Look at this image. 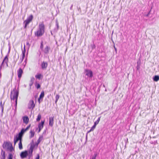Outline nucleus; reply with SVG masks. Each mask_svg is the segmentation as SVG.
Masks as SVG:
<instances>
[{"mask_svg": "<svg viewBox=\"0 0 159 159\" xmlns=\"http://www.w3.org/2000/svg\"><path fill=\"white\" fill-rule=\"evenodd\" d=\"M31 125L30 124L25 129H24V130L25 131V132L28 130L30 128V127Z\"/></svg>", "mask_w": 159, "mask_h": 159, "instance_id": "c9c22d12", "label": "nucleus"}, {"mask_svg": "<svg viewBox=\"0 0 159 159\" xmlns=\"http://www.w3.org/2000/svg\"><path fill=\"white\" fill-rule=\"evenodd\" d=\"M48 66L47 62L43 61L41 64V68L43 69H46Z\"/></svg>", "mask_w": 159, "mask_h": 159, "instance_id": "9b49d317", "label": "nucleus"}, {"mask_svg": "<svg viewBox=\"0 0 159 159\" xmlns=\"http://www.w3.org/2000/svg\"><path fill=\"white\" fill-rule=\"evenodd\" d=\"M28 151L25 150L22 152L20 153V156L21 158L23 159L26 158L28 156Z\"/></svg>", "mask_w": 159, "mask_h": 159, "instance_id": "39448f33", "label": "nucleus"}, {"mask_svg": "<svg viewBox=\"0 0 159 159\" xmlns=\"http://www.w3.org/2000/svg\"><path fill=\"white\" fill-rule=\"evenodd\" d=\"M20 138H21V135H19L18 134H17L16 136H15L14 141V145H15L19 140H20Z\"/></svg>", "mask_w": 159, "mask_h": 159, "instance_id": "6e6552de", "label": "nucleus"}, {"mask_svg": "<svg viewBox=\"0 0 159 159\" xmlns=\"http://www.w3.org/2000/svg\"><path fill=\"white\" fill-rule=\"evenodd\" d=\"M17 100H15V111H16V108H17Z\"/></svg>", "mask_w": 159, "mask_h": 159, "instance_id": "e433bc0d", "label": "nucleus"}, {"mask_svg": "<svg viewBox=\"0 0 159 159\" xmlns=\"http://www.w3.org/2000/svg\"><path fill=\"white\" fill-rule=\"evenodd\" d=\"M86 139H87V135H86Z\"/></svg>", "mask_w": 159, "mask_h": 159, "instance_id": "69168bd1", "label": "nucleus"}, {"mask_svg": "<svg viewBox=\"0 0 159 159\" xmlns=\"http://www.w3.org/2000/svg\"><path fill=\"white\" fill-rule=\"evenodd\" d=\"M41 118V116L40 114H39L38 116L37 117L36 119V121H39L40 120Z\"/></svg>", "mask_w": 159, "mask_h": 159, "instance_id": "a878e982", "label": "nucleus"}, {"mask_svg": "<svg viewBox=\"0 0 159 159\" xmlns=\"http://www.w3.org/2000/svg\"><path fill=\"white\" fill-rule=\"evenodd\" d=\"M33 85V84L32 83H30L29 84V86L30 87V90L31 89V86Z\"/></svg>", "mask_w": 159, "mask_h": 159, "instance_id": "09e8293b", "label": "nucleus"}, {"mask_svg": "<svg viewBox=\"0 0 159 159\" xmlns=\"http://www.w3.org/2000/svg\"><path fill=\"white\" fill-rule=\"evenodd\" d=\"M45 120H42L41 122L39 123L38 125V128H39L41 129L43 128V125L44 124Z\"/></svg>", "mask_w": 159, "mask_h": 159, "instance_id": "dca6fc26", "label": "nucleus"}, {"mask_svg": "<svg viewBox=\"0 0 159 159\" xmlns=\"http://www.w3.org/2000/svg\"><path fill=\"white\" fill-rule=\"evenodd\" d=\"M96 125L94 124L93 126L91 128V130L93 131L94 129L96 127Z\"/></svg>", "mask_w": 159, "mask_h": 159, "instance_id": "473e14b6", "label": "nucleus"}, {"mask_svg": "<svg viewBox=\"0 0 159 159\" xmlns=\"http://www.w3.org/2000/svg\"><path fill=\"white\" fill-rule=\"evenodd\" d=\"M4 103H5V102H4L3 104H2V101L0 102V106L2 108V113H3V112L4 107Z\"/></svg>", "mask_w": 159, "mask_h": 159, "instance_id": "4be33fe9", "label": "nucleus"}, {"mask_svg": "<svg viewBox=\"0 0 159 159\" xmlns=\"http://www.w3.org/2000/svg\"><path fill=\"white\" fill-rule=\"evenodd\" d=\"M46 130H47V129H46L44 130L43 132V135L44 134H46Z\"/></svg>", "mask_w": 159, "mask_h": 159, "instance_id": "603ef678", "label": "nucleus"}, {"mask_svg": "<svg viewBox=\"0 0 159 159\" xmlns=\"http://www.w3.org/2000/svg\"><path fill=\"white\" fill-rule=\"evenodd\" d=\"M8 59L7 57V56H6L4 58L2 62V64L0 66V69H1L2 68V67H4V65H5V63H5H7V62H8Z\"/></svg>", "mask_w": 159, "mask_h": 159, "instance_id": "423d86ee", "label": "nucleus"}, {"mask_svg": "<svg viewBox=\"0 0 159 159\" xmlns=\"http://www.w3.org/2000/svg\"><path fill=\"white\" fill-rule=\"evenodd\" d=\"M140 60H139L137 62V65H140Z\"/></svg>", "mask_w": 159, "mask_h": 159, "instance_id": "ea45409f", "label": "nucleus"}, {"mask_svg": "<svg viewBox=\"0 0 159 159\" xmlns=\"http://www.w3.org/2000/svg\"><path fill=\"white\" fill-rule=\"evenodd\" d=\"M84 72L86 73V75L89 78H92L93 76V72L91 70L88 69H86L85 70Z\"/></svg>", "mask_w": 159, "mask_h": 159, "instance_id": "20e7f679", "label": "nucleus"}, {"mask_svg": "<svg viewBox=\"0 0 159 159\" xmlns=\"http://www.w3.org/2000/svg\"><path fill=\"white\" fill-rule=\"evenodd\" d=\"M30 135L29 136V138L30 139H31L34 136L35 133L34 130H31L30 131Z\"/></svg>", "mask_w": 159, "mask_h": 159, "instance_id": "412c9836", "label": "nucleus"}, {"mask_svg": "<svg viewBox=\"0 0 159 159\" xmlns=\"http://www.w3.org/2000/svg\"><path fill=\"white\" fill-rule=\"evenodd\" d=\"M50 49V47L48 46L47 45L43 51L45 54H48L49 52Z\"/></svg>", "mask_w": 159, "mask_h": 159, "instance_id": "9d476101", "label": "nucleus"}, {"mask_svg": "<svg viewBox=\"0 0 159 159\" xmlns=\"http://www.w3.org/2000/svg\"><path fill=\"white\" fill-rule=\"evenodd\" d=\"M150 13V11H149L147 14L145 15V16L146 17H148Z\"/></svg>", "mask_w": 159, "mask_h": 159, "instance_id": "864d4df0", "label": "nucleus"}, {"mask_svg": "<svg viewBox=\"0 0 159 159\" xmlns=\"http://www.w3.org/2000/svg\"><path fill=\"white\" fill-rule=\"evenodd\" d=\"M25 45L24 44V50L22 51V54H25Z\"/></svg>", "mask_w": 159, "mask_h": 159, "instance_id": "4c0bfd02", "label": "nucleus"}, {"mask_svg": "<svg viewBox=\"0 0 159 159\" xmlns=\"http://www.w3.org/2000/svg\"><path fill=\"white\" fill-rule=\"evenodd\" d=\"M100 118H101V117H98V119L96 121H95L94 122V124H95L96 125L98 124L99 122V121L100 120Z\"/></svg>", "mask_w": 159, "mask_h": 159, "instance_id": "cd10ccee", "label": "nucleus"}, {"mask_svg": "<svg viewBox=\"0 0 159 159\" xmlns=\"http://www.w3.org/2000/svg\"><path fill=\"white\" fill-rule=\"evenodd\" d=\"M90 46L92 49H93L96 48V46L94 43H93V44H91Z\"/></svg>", "mask_w": 159, "mask_h": 159, "instance_id": "f704fd0d", "label": "nucleus"}, {"mask_svg": "<svg viewBox=\"0 0 159 159\" xmlns=\"http://www.w3.org/2000/svg\"><path fill=\"white\" fill-rule=\"evenodd\" d=\"M25 132L24 128H22L18 134L19 135L23 136Z\"/></svg>", "mask_w": 159, "mask_h": 159, "instance_id": "aec40b11", "label": "nucleus"}, {"mask_svg": "<svg viewBox=\"0 0 159 159\" xmlns=\"http://www.w3.org/2000/svg\"><path fill=\"white\" fill-rule=\"evenodd\" d=\"M9 147V150L10 152H12L13 150H14V149L13 148L11 144H10V147Z\"/></svg>", "mask_w": 159, "mask_h": 159, "instance_id": "c756f323", "label": "nucleus"}, {"mask_svg": "<svg viewBox=\"0 0 159 159\" xmlns=\"http://www.w3.org/2000/svg\"><path fill=\"white\" fill-rule=\"evenodd\" d=\"M13 155L12 153H10L8 155V159H13Z\"/></svg>", "mask_w": 159, "mask_h": 159, "instance_id": "c85d7f7f", "label": "nucleus"}, {"mask_svg": "<svg viewBox=\"0 0 159 159\" xmlns=\"http://www.w3.org/2000/svg\"><path fill=\"white\" fill-rule=\"evenodd\" d=\"M51 34L52 35V33L51 31Z\"/></svg>", "mask_w": 159, "mask_h": 159, "instance_id": "774afa93", "label": "nucleus"}, {"mask_svg": "<svg viewBox=\"0 0 159 159\" xmlns=\"http://www.w3.org/2000/svg\"><path fill=\"white\" fill-rule=\"evenodd\" d=\"M156 138V136H154V137H152V138Z\"/></svg>", "mask_w": 159, "mask_h": 159, "instance_id": "e2e57ef3", "label": "nucleus"}, {"mask_svg": "<svg viewBox=\"0 0 159 159\" xmlns=\"http://www.w3.org/2000/svg\"><path fill=\"white\" fill-rule=\"evenodd\" d=\"M19 93V89L18 85L17 89H16V87H15L11 92L10 98L11 100H17Z\"/></svg>", "mask_w": 159, "mask_h": 159, "instance_id": "f03ea898", "label": "nucleus"}, {"mask_svg": "<svg viewBox=\"0 0 159 159\" xmlns=\"http://www.w3.org/2000/svg\"><path fill=\"white\" fill-rule=\"evenodd\" d=\"M78 11H79V10H80V11H81V10H80V7H79V8L78 7Z\"/></svg>", "mask_w": 159, "mask_h": 159, "instance_id": "680f3d73", "label": "nucleus"}, {"mask_svg": "<svg viewBox=\"0 0 159 159\" xmlns=\"http://www.w3.org/2000/svg\"><path fill=\"white\" fill-rule=\"evenodd\" d=\"M28 159H30L31 157H32V154H28Z\"/></svg>", "mask_w": 159, "mask_h": 159, "instance_id": "a19ab883", "label": "nucleus"}, {"mask_svg": "<svg viewBox=\"0 0 159 159\" xmlns=\"http://www.w3.org/2000/svg\"><path fill=\"white\" fill-rule=\"evenodd\" d=\"M60 98V96L59 94H57L55 97L56 100L55 101V103L56 104L58 99Z\"/></svg>", "mask_w": 159, "mask_h": 159, "instance_id": "393cba45", "label": "nucleus"}, {"mask_svg": "<svg viewBox=\"0 0 159 159\" xmlns=\"http://www.w3.org/2000/svg\"><path fill=\"white\" fill-rule=\"evenodd\" d=\"M113 48H114V49H115V51H116V52H117V49H116V47H115V45H114L113 46Z\"/></svg>", "mask_w": 159, "mask_h": 159, "instance_id": "5fc2aeb1", "label": "nucleus"}, {"mask_svg": "<svg viewBox=\"0 0 159 159\" xmlns=\"http://www.w3.org/2000/svg\"><path fill=\"white\" fill-rule=\"evenodd\" d=\"M39 128V130H38V133H39V132L41 131V130L42 129L39 128Z\"/></svg>", "mask_w": 159, "mask_h": 159, "instance_id": "13d9d810", "label": "nucleus"}, {"mask_svg": "<svg viewBox=\"0 0 159 159\" xmlns=\"http://www.w3.org/2000/svg\"><path fill=\"white\" fill-rule=\"evenodd\" d=\"M35 104L33 100H30L28 104V108L29 109H33L35 107Z\"/></svg>", "mask_w": 159, "mask_h": 159, "instance_id": "0eeeda50", "label": "nucleus"}, {"mask_svg": "<svg viewBox=\"0 0 159 159\" xmlns=\"http://www.w3.org/2000/svg\"><path fill=\"white\" fill-rule=\"evenodd\" d=\"M45 26L44 24L42 23L39 24L38 30L35 32V35L37 37H40L42 36L44 33Z\"/></svg>", "mask_w": 159, "mask_h": 159, "instance_id": "f257e3e1", "label": "nucleus"}, {"mask_svg": "<svg viewBox=\"0 0 159 159\" xmlns=\"http://www.w3.org/2000/svg\"><path fill=\"white\" fill-rule=\"evenodd\" d=\"M43 75L41 74L38 73L37 75H36L35 76V78L37 79H38L39 80H40L41 78V77H43Z\"/></svg>", "mask_w": 159, "mask_h": 159, "instance_id": "a211bd4d", "label": "nucleus"}, {"mask_svg": "<svg viewBox=\"0 0 159 159\" xmlns=\"http://www.w3.org/2000/svg\"><path fill=\"white\" fill-rule=\"evenodd\" d=\"M73 6V5L72 4V5H71V7H70V10H72V9Z\"/></svg>", "mask_w": 159, "mask_h": 159, "instance_id": "4d7b16f0", "label": "nucleus"}, {"mask_svg": "<svg viewBox=\"0 0 159 159\" xmlns=\"http://www.w3.org/2000/svg\"><path fill=\"white\" fill-rule=\"evenodd\" d=\"M23 73V71L21 68H20L17 71V74L18 78L20 79L22 76V74Z\"/></svg>", "mask_w": 159, "mask_h": 159, "instance_id": "1a4fd4ad", "label": "nucleus"}, {"mask_svg": "<svg viewBox=\"0 0 159 159\" xmlns=\"http://www.w3.org/2000/svg\"><path fill=\"white\" fill-rule=\"evenodd\" d=\"M56 26L57 28L56 30H57L59 28V26L58 23V22L57 20H56Z\"/></svg>", "mask_w": 159, "mask_h": 159, "instance_id": "2f4dec72", "label": "nucleus"}, {"mask_svg": "<svg viewBox=\"0 0 159 159\" xmlns=\"http://www.w3.org/2000/svg\"><path fill=\"white\" fill-rule=\"evenodd\" d=\"M23 122L27 124L28 123L29 120V117L27 116H24L22 117Z\"/></svg>", "mask_w": 159, "mask_h": 159, "instance_id": "f8f14e48", "label": "nucleus"}, {"mask_svg": "<svg viewBox=\"0 0 159 159\" xmlns=\"http://www.w3.org/2000/svg\"><path fill=\"white\" fill-rule=\"evenodd\" d=\"M43 41H42L41 43V45L40 46V48L42 51L43 50Z\"/></svg>", "mask_w": 159, "mask_h": 159, "instance_id": "7c9ffc66", "label": "nucleus"}, {"mask_svg": "<svg viewBox=\"0 0 159 159\" xmlns=\"http://www.w3.org/2000/svg\"><path fill=\"white\" fill-rule=\"evenodd\" d=\"M11 144L9 142H4L2 145V147L3 148H5L7 147L8 148H9V147L10 146V144Z\"/></svg>", "mask_w": 159, "mask_h": 159, "instance_id": "ddd939ff", "label": "nucleus"}, {"mask_svg": "<svg viewBox=\"0 0 159 159\" xmlns=\"http://www.w3.org/2000/svg\"><path fill=\"white\" fill-rule=\"evenodd\" d=\"M10 49H11V48H10V47H9V48L8 51L7 55V56L8 55H9V53H10Z\"/></svg>", "mask_w": 159, "mask_h": 159, "instance_id": "a18cd8bd", "label": "nucleus"}, {"mask_svg": "<svg viewBox=\"0 0 159 159\" xmlns=\"http://www.w3.org/2000/svg\"><path fill=\"white\" fill-rule=\"evenodd\" d=\"M39 157H40V156H39V154H38L37 155V157H36L35 159H39Z\"/></svg>", "mask_w": 159, "mask_h": 159, "instance_id": "de8ad7c7", "label": "nucleus"}, {"mask_svg": "<svg viewBox=\"0 0 159 159\" xmlns=\"http://www.w3.org/2000/svg\"><path fill=\"white\" fill-rule=\"evenodd\" d=\"M103 86L104 87H105V85L104 84L103 85Z\"/></svg>", "mask_w": 159, "mask_h": 159, "instance_id": "338daca9", "label": "nucleus"}, {"mask_svg": "<svg viewBox=\"0 0 159 159\" xmlns=\"http://www.w3.org/2000/svg\"><path fill=\"white\" fill-rule=\"evenodd\" d=\"M41 99L40 98H38V101L39 104H40L41 102Z\"/></svg>", "mask_w": 159, "mask_h": 159, "instance_id": "3c124183", "label": "nucleus"}, {"mask_svg": "<svg viewBox=\"0 0 159 159\" xmlns=\"http://www.w3.org/2000/svg\"><path fill=\"white\" fill-rule=\"evenodd\" d=\"M54 117L49 118V125L52 126L53 124Z\"/></svg>", "mask_w": 159, "mask_h": 159, "instance_id": "2eb2a0df", "label": "nucleus"}, {"mask_svg": "<svg viewBox=\"0 0 159 159\" xmlns=\"http://www.w3.org/2000/svg\"><path fill=\"white\" fill-rule=\"evenodd\" d=\"M7 65V66H8V63L7 62V63H6Z\"/></svg>", "mask_w": 159, "mask_h": 159, "instance_id": "0e129e2a", "label": "nucleus"}, {"mask_svg": "<svg viewBox=\"0 0 159 159\" xmlns=\"http://www.w3.org/2000/svg\"><path fill=\"white\" fill-rule=\"evenodd\" d=\"M44 96V91H42L41 92L40 94L39 95V98L41 99V101H43V98Z\"/></svg>", "mask_w": 159, "mask_h": 159, "instance_id": "6ab92c4d", "label": "nucleus"}, {"mask_svg": "<svg viewBox=\"0 0 159 159\" xmlns=\"http://www.w3.org/2000/svg\"><path fill=\"white\" fill-rule=\"evenodd\" d=\"M33 18V16L32 15H30L24 22V23L25 24V25L24 27V29H26L27 25L29 24V23L32 20Z\"/></svg>", "mask_w": 159, "mask_h": 159, "instance_id": "7ed1b4c3", "label": "nucleus"}, {"mask_svg": "<svg viewBox=\"0 0 159 159\" xmlns=\"http://www.w3.org/2000/svg\"><path fill=\"white\" fill-rule=\"evenodd\" d=\"M19 148L20 150H21L23 149V146L22 143L21 142H19Z\"/></svg>", "mask_w": 159, "mask_h": 159, "instance_id": "bb28decb", "label": "nucleus"}, {"mask_svg": "<svg viewBox=\"0 0 159 159\" xmlns=\"http://www.w3.org/2000/svg\"><path fill=\"white\" fill-rule=\"evenodd\" d=\"M153 80L154 81H158L159 80V76L158 75H155L153 77Z\"/></svg>", "mask_w": 159, "mask_h": 159, "instance_id": "f3484780", "label": "nucleus"}, {"mask_svg": "<svg viewBox=\"0 0 159 159\" xmlns=\"http://www.w3.org/2000/svg\"><path fill=\"white\" fill-rule=\"evenodd\" d=\"M25 57V54H23L22 55V59L21 60V61H22L24 59V58Z\"/></svg>", "mask_w": 159, "mask_h": 159, "instance_id": "c03bdc74", "label": "nucleus"}, {"mask_svg": "<svg viewBox=\"0 0 159 159\" xmlns=\"http://www.w3.org/2000/svg\"><path fill=\"white\" fill-rule=\"evenodd\" d=\"M34 145H31L30 148L29 150L28 151V154H32L34 149Z\"/></svg>", "mask_w": 159, "mask_h": 159, "instance_id": "4468645a", "label": "nucleus"}, {"mask_svg": "<svg viewBox=\"0 0 159 159\" xmlns=\"http://www.w3.org/2000/svg\"><path fill=\"white\" fill-rule=\"evenodd\" d=\"M34 77H32L31 78L30 80V83H32V84H33V83H34Z\"/></svg>", "mask_w": 159, "mask_h": 159, "instance_id": "72a5a7b5", "label": "nucleus"}, {"mask_svg": "<svg viewBox=\"0 0 159 159\" xmlns=\"http://www.w3.org/2000/svg\"><path fill=\"white\" fill-rule=\"evenodd\" d=\"M43 139V136L42 135L39 137V139L37 140V142L38 144H39Z\"/></svg>", "mask_w": 159, "mask_h": 159, "instance_id": "b1692460", "label": "nucleus"}, {"mask_svg": "<svg viewBox=\"0 0 159 159\" xmlns=\"http://www.w3.org/2000/svg\"><path fill=\"white\" fill-rule=\"evenodd\" d=\"M5 156H4L3 155L2 156V157L1 158V159H5Z\"/></svg>", "mask_w": 159, "mask_h": 159, "instance_id": "6e6d98bb", "label": "nucleus"}, {"mask_svg": "<svg viewBox=\"0 0 159 159\" xmlns=\"http://www.w3.org/2000/svg\"><path fill=\"white\" fill-rule=\"evenodd\" d=\"M1 154L3 155V156H5V152L3 151L2 150L1 151Z\"/></svg>", "mask_w": 159, "mask_h": 159, "instance_id": "58836bf2", "label": "nucleus"}, {"mask_svg": "<svg viewBox=\"0 0 159 159\" xmlns=\"http://www.w3.org/2000/svg\"><path fill=\"white\" fill-rule=\"evenodd\" d=\"M93 131V130H91V129H90L89 130V131H88L87 132V133H88L90 132H91V131Z\"/></svg>", "mask_w": 159, "mask_h": 159, "instance_id": "bf43d9fd", "label": "nucleus"}, {"mask_svg": "<svg viewBox=\"0 0 159 159\" xmlns=\"http://www.w3.org/2000/svg\"><path fill=\"white\" fill-rule=\"evenodd\" d=\"M22 136H21V138H20V140H19V142L22 143Z\"/></svg>", "mask_w": 159, "mask_h": 159, "instance_id": "8fccbe9b", "label": "nucleus"}, {"mask_svg": "<svg viewBox=\"0 0 159 159\" xmlns=\"http://www.w3.org/2000/svg\"><path fill=\"white\" fill-rule=\"evenodd\" d=\"M136 69L137 70H139L140 69V65H137L136 66Z\"/></svg>", "mask_w": 159, "mask_h": 159, "instance_id": "37998d69", "label": "nucleus"}, {"mask_svg": "<svg viewBox=\"0 0 159 159\" xmlns=\"http://www.w3.org/2000/svg\"><path fill=\"white\" fill-rule=\"evenodd\" d=\"M150 143L151 144H153V141L151 140L150 141Z\"/></svg>", "mask_w": 159, "mask_h": 159, "instance_id": "052dcab7", "label": "nucleus"}, {"mask_svg": "<svg viewBox=\"0 0 159 159\" xmlns=\"http://www.w3.org/2000/svg\"><path fill=\"white\" fill-rule=\"evenodd\" d=\"M158 144L157 141V140L154 141H153V144L154 145H156Z\"/></svg>", "mask_w": 159, "mask_h": 159, "instance_id": "79ce46f5", "label": "nucleus"}, {"mask_svg": "<svg viewBox=\"0 0 159 159\" xmlns=\"http://www.w3.org/2000/svg\"><path fill=\"white\" fill-rule=\"evenodd\" d=\"M26 45L28 46V48H29L30 47V43L28 42H26Z\"/></svg>", "mask_w": 159, "mask_h": 159, "instance_id": "49530a36", "label": "nucleus"}, {"mask_svg": "<svg viewBox=\"0 0 159 159\" xmlns=\"http://www.w3.org/2000/svg\"><path fill=\"white\" fill-rule=\"evenodd\" d=\"M35 85L37 89H39L41 87V85L40 84L37 83V82H35Z\"/></svg>", "mask_w": 159, "mask_h": 159, "instance_id": "5701e85b", "label": "nucleus"}]
</instances>
